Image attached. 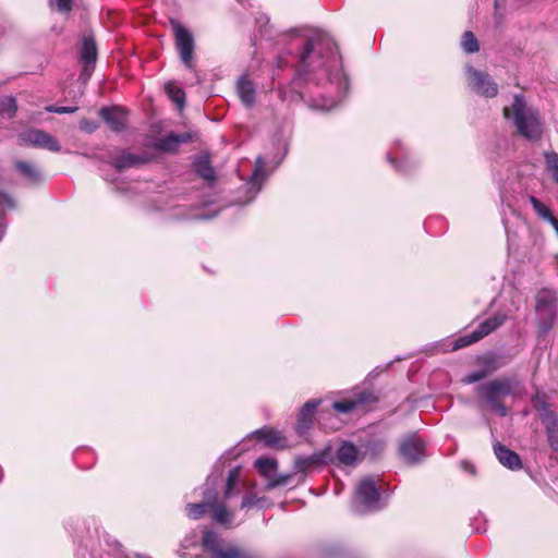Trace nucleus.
I'll list each match as a JSON object with an SVG mask.
<instances>
[{
	"mask_svg": "<svg viewBox=\"0 0 558 558\" xmlns=\"http://www.w3.org/2000/svg\"><path fill=\"white\" fill-rule=\"evenodd\" d=\"M281 43L283 47L275 58L278 70L325 66L336 49L332 38L319 31L293 29L281 36Z\"/></svg>",
	"mask_w": 558,
	"mask_h": 558,
	"instance_id": "1",
	"label": "nucleus"
},
{
	"mask_svg": "<svg viewBox=\"0 0 558 558\" xmlns=\"http://www.w3.org/2000/svg\"><path fill=\"white\" fill-rule=\"evenodd\" d=\"M504 118L520 136L532 142L541 140L543 123L539 112L523 95H515L511 105L504 108Z\"/></svg>",
	"mask_w": 558,
	"mask_h": 558,
	"instance_id": "2",
	"label": "nucleus"
},
{
	"mask_svg": "<svg viewBox=\"0 0 558 558\" xmlns=\"http://www.w3.org/2000/svg\"><path fill=\"white\" fill-rule=\"evenodd\" d=\"M517 381L511 378H497L478 385L476 392L480 398L498 415L506 416L508 411L501 399L515 393Z\"/></svg>",
	"mask_w": 558,
	"mask_h": 558,
	"instance_id": "3",
	"label": "nucleus"
},
{
	"mask_svg": "<svg viewBox=\"0 0 558 558\" xmlns=\"http://www.w3.org/2000/svg\"><path fill=\"white\" fill-rule=\"evenodd\" d=\"M354 509L357 512L379 509V489L373 477H365L356 485Z\"/></svg>",
	"mask_w": 558,
	"mask_h": 558,
	"instance_id": "4",
	"label": "nucleus"
},
{
	"mask_svg": "<svg viewBox=\"0 0 558 558\" xmlns=\"http://www.w3.org/2000/svg\"><path fill=\"white\" fill-rule=\"evenodd\" d=\"M557 296L554 291L542 290L536 295V313L538 316L539 332L546 335L554 324L556 316Z\"/></svg>",
	"mask_w": 558,
	"mask_h": 558,
	"instance_id": "5",
	"label": "nucleus"
},
{
	"mask_svg": "<svg viewBox=\"0 0 558 558\" xmlns=\"http://www.w3.org/2000/svg\"><path fill=\"white\" fill-rule=\"evenodd\" d=\"M171 26L175 37V47L181 61L185 68H193L194 37L180 22L171 21Z\"/></svg>",
	"mask_w": 558,
	"mask_h": 558,
	"instance_id": "6",
	"label": "nucleus"
},
{
	"mask_svg": "<svg viewBox=\"0 0 558 558\" xmlns=\"http://www.w3.org/2000/svg\"><path fill=\"white\" fill-rule=\"evenodd\" d=\"M399 453L408 464H416L425 458V445L415 435L404 438L399 446Z\"/></svg>",
	"mask_w": 558,
	"mask_h": 558,
	"instance_id": "7",
	"label": "nucleus"
},
{
	"mask_svg": "<svg viewBox=\"0 0 558 558\" xmlns=\"http://www.w3.org/2000/svg\"><path fill=\"white\" fill-rule=\"evenodd\" d=\"M22 140L28 145L45 148L53 153H58L61 149L59 142L43 130L35 129L24 132Z\"/></svg>",
	"mask_w": 558,
	"mask_h": 558,
	"instance_id": "8",
	"label": "nucleus"
},
{
	"mask_svg": "<svg viewBox=\"0 0 558 558\" xmlns=\"http://www.w3.org/2000/svg\"><path fill=\"white\" fill-rule=\"evenodd\" d=\"M255 466L260 474L268 478L267 488L271 489L277 486L286 485L289 481L288 475H276L277 461L270 458H259L255 461Z\"/></svg>",
	"mask_w": 558,
	"mask_h": 558,
	"instance_id": "9",
	"label": "nucleus"
},
{
	"mask_svg": "<svg viewBox=\"0 0 558 558\" xmlns=\"http://www.w3.org/2000/svg\"><path fill=\"white\" fill-rule=\"evenodd\" d=\"M469 82L477 94L485 97H495L498 93L497 84L492 80L488 72H471Z\"/></svg>",
	"mask_w": 558,
	"mask_h": 558,
	"instance_id": "10",
	"label": "nucleus"
},
{
	"mask_svg": "<svg viewBox=\"0 0 558 558\" xmlns=\"http://www.w3.org/2000/svg\"><path fill=\"white\" fill-rule=\"evenodd\" d=\"M541 421L545 427L549 447L558 452V416L553 411H545L541 413Z\"/></svg>",
	"mask_w": 558,
	"mask_h": 558,
	"instance_id": "11",
	"label": "nucleus"
},
{
	"mask_svg": "<svg viewBox=\"0 0 558 558\" xmlns=\"http://www.w3.org/2000/svg\"><path fill=\"white\" fill-rule=\"evenodd\" d=\"M99 116L113 131H121L126 123V112L121 107H104L99 110Z\"/></svg>",
	"mask_w": 558,
	"mask_h": 558,
	"instance_id": "12",
	"label": "nucleus"
},
{
	"mask_svg": "<svg viewBox=\"0 0 558 558\" xmlns=\"http://www.w3.org/2000/svg\"><path fill=\"white\" fill-rule=\"evenodd\" d=\"M319 403V400H310L300 410L298 423L295 425V430L299 435H304L311 428L314 413Z\"/></svg>",
	"mask_w": 558,
	"mask_h": 558,
	"instance_id": "13",
	"label": "nucleus"
},
{
	"mask_svg": "<svg viewBox=\"0 0 558 558\" xmlns=\"http://www.w3.org/2000/svg\"><path fill=\"white\" fill-rule=\"evenodd\" d=\"M494 452L498 461L510 470H520L522 466L520 457L512 450L504 445L496 442L494 445Z\"/></svg>",
	"mask_w": 558,
	"mask_h": 558,
	"instance_id": "14",
	"label": "nucleus"
},
{
	"mask_svg": "<svg viewBox=\"0 0 558 558\" xmlns=\"http://www.w3.org/2000/svg\"><path fill=\"white\" fill-rule=\"evenodd\" d=\"M367 402H375V398L369 392H361L354 399L333 402L332 408L337 412L349 413Z\"/></svg>",
	"mask_w": 558,
	"mask_h": 558,
	"instance_id": "15",
	"label": "nucleus"
},
{
	"mask_svg": "<svg viewBox=\"0 0 558 558\" xmlns=\"http://www.w3.org/2000/svg\"><path fill=\"white\" fill-rule=\"evenodd\" d=\"M16 171L31 184H39L43 182L44 177L41 171L37 168L36 165L24 161L16 160L14 162Z\"/></svg>",
	"mask_w": 558,
	"mask_h": 558,
	"instance_id": "16",
	"label": "nucleus"
},
{
	"mask_svg": "<svg viewBox=\"0 0 558 558\" xmlns=\"http://www.w3.org/2000/svg\"><path fill=\"white\" fill-rule=\"evenodd\" d=\"M254 435L265 442L270 448L282 449L287 447V440L282 434L272 428H262L254 433Z\"/></svg>",
	"mask_w": 558,
	"mask_h": 558,
	"instance_id": "17",
	"label": "nucleus"
},
{
	"mask_svg": "<svg viewBox=\"0 0 558 558\" xmlns=\"http://www.w3.org/2000/svg\"><path fill=\"white\" fill-rule=\"evenodd\" d=\"M236 89L242 102L246 107H252L255 102V86L252 81L248 80L246 73L240 76Z\"/></svg>",
	"mask_w": 558,
	"mask_h": 558,
	"instance_id": "18",
	"label": "nucleus"
},
{
	"mask_svg": "<svg viewBox=\"0 0 558 558\" xmlns=\"http://www.w3.org/2000/svg\"><path fill=\"white\" fill-rule=\"evenodd\" d=\"M264 167H265V161H264L263 157L258 156L256 158L255 169H254V171L250 178V181L247 183L250 185V190L253 191V195L250 197V201L253 199L256 196V194L260 191L262 185L266 179V173H265Z\"/></svg>",
	"mask_w": 558,
	"mask_h": 558,
	"instance_id": "19",
	"label": "nucleus"
},
{
	"mask_svg": "<svg viewBox=\"0 0 558 558\" xmlns=\"http://www.w3.org/2000/svg\"><path fill=\"white\" fill-rule=\"evenodd\" d=\"M338 460L345 465H353L361 460L359 450L349 441H344L337 450Z\"/></svg>",
	"mask_w": 558,
	"mask_h": 558,
	"instance_id": "20",
	"label": "nucleus"
},
{
	"mask_svg": "<svg viewBox=\"0 0 558 558\" xmlns=\"http://www.w3.org/2000/svg\"><path fill=\"white\" fill-rule=\"evenodd\" d=\"M146 159L136 154H132L129 151H122L113 161V166L118 171H122L132 167L140 166L144 163Z\"/></svg>",
	"mask_w": 558,
	"mask_h": 558,
	"instance_id": "21",
	"label": "nucleus"
},
{
	"mask_svg": "<svg viewBox=\"0 0 558 558\" xmlns=\"http://www.w3.org/2000/svg\"><path fill=\"white\" fill-rule=\"evenodd\" d=\"M243 484L240 481V468H234L229 472L225 490V498L229 499L238 495Z\"/></svg>",
	"mask_w": 558,
	"mask_h": 558,
	"instance_id": "22",
	"label": "nucleus"
},
{
	"mask_svg": "<svg viewBox=\"0 0 558 558\" xmlns=\"http://www.w3.org/2000/svg\"><path fill=\"white\" fill-rule=\"evenodd\" d=\"M529 202L532 205L536 215L541 219L549 222L551 226H555L557 223V218L553 215L551 210L545 204H543L538 198L531 195L529 197Z\"/></svg>",
	"mask_w": 558,
	"mask_h": 558,
	"instance_id": "23",
	"label": "nucleus"
},
{
	"mask_svg": "<svg viewBox=\"0 0 558 558\" xmlns=\"http://www.w3.org/2000/svg\"><path fill=\"white\" fill-rule=\"evenodd\" d=\"M505 315H495L489 317L485 322L481 323L475 330L477 331L478 336L482 339L485 336L493 332L494 330H496L498 327H500L505 323Z\"/></svg>",
	"mask_w": 558,
	"mask_h": 558,
	"instance_id": "24",
	"label": "nucleus"
},
{
	"mask_svg": "<svg viewBox=\"0 0 558 558\" xmlns=\"http://www.w3.org/2000/svg\"><path fill=\"white\" fill-rule=\"evenodd\" d=\"M81 59L86 65H92L97 59V47L93 38L85 37L82 45Z\"/></svg>",
	"mask_w": 558,
	"mask_h": 558,
	"instance_id": "25",
	"label": "nucleus"
},
{
	"mask_svg": "<svg viewBox=\"0 0 558 558\" xmlns=\"http://www.w3.org/2000/svg\"><path fill=\"white\" fill-rule=\"evenodd\" d=\"M165 92L168 97L182 110L185 105V93L174 82H168L165 84Z\"/></svg>",
	"mask_w": 558,
	"mask_h": 558,
	"instance_id": "26",
	"label": "nucleus"
},
{
	"mask_svg": "<svg viewBox=\"0 0 558 558\" xmlns=\"http://www.w3.org/2000/svg\"><path fill=\"white\" fill-rule=\"evenodd\" d=\"M322 461L320 456L312 454L307 457H298L294 461V469L298 472H307Z\"/></svg>",
	"mask_w": 558,
	"mask_h": 558,
	"instance_id": "27",
	"label": "nucleus"
},
{
	"mask_svg": "<svg viewBox=\"0 0 558 558\" xmlns=\"http://www.w3.org/2000/svg\"><path fill=\"white\" fill-rule=\"evenodd\" d=\"M545 170L550 179L558 184V154L555 151H546L544 154Z\"/></svg>",
	"mask_w": 558,
	"mask_h": 558,
	"instance_id": "28",
	"label": "nucleus"
},
{
	"mask_svg": "<svg viewBox=\"0 0 558 558\" xmlns=\"http://www.w3.org/2000/svg\"><path fill=\"white\" fill-rule=\"evenodd\" d=\"M195 171L198 175L207 181H213L215 178V171L210 166L208 158L199 157L194 162Z\"/></svg>",
	"mask_w": 558,
	"mask_h": 558,
	"instance_id": "29",
	"label": "nucleus"
},
{
	"mask_svg": "<svg viewBox=\"0 0 558 558\" xmlns=\"http://www.w3.org/2000/svg\"><path fill=\"white\" fill-rule=\"evenodd\" d=\"M17 111L16 99L13 96L0 97V116L4 118H13Z\"/></svg>",
	"mask_w": 558,
	"mask_h": 558,
	"instance_id": "30",
	"label": "nucleus"
},
{
	"mask_svg": "<svg viewBox=\"0 0 558 558\" xmlns=\"http://www.w3.org/2000/svg\"><path fill=\"white\" fill-rule=\"evenodd\" d=\"M211 558H248V556L236 546H229L227 548L217 549L211 555Z\"/></svg>",
	"mask_w": 558,
	"mask_h": 558,
	"instance_id": "31",
	"label": "nucleus"
},
{
	"mask_svg": "<svg viewBox=\"0 0 558 558\" xmlns=\"http://www.w3.org/2000/svg\"><path fill=\"white\" fill-rule=\"evenodd\" d=\"M328 81L331 85H335L339 92H345L349 86L348 77L344 72H327Z\"/></svg>",
	"mask_w": 558,
	"mask_h": 558,
	"instance_id": "32",
	"label": "nucleus"
},
{
	"mask_svg": "<svg viewBox=\"0 0 558 558\" xmlns=\"http://www.w3.org/2000/svg\"><path fill=\"white\" fill-rule=\"evenodd\" d=\"M461 47L468 53H474L478 51V40L476 39L472 32L468 31L463 34L461 39Z\"/></svg>",
	"mask_w": 558,
	"mask_h": 558,
	"instance_id": "33",
	"label": "nucleus"
},
{
	"mask_svg": "<svg viewBox=\"0 0 558 558\" xmlns=\"http://www.w3.org/2000/svg\"><path fill=\"white\" fill-rule=\"evenodd\" d=\"M3 207L14 208L15 204H14V201L10 196H8L7 194L0 193V240L2 239V236L5 232V228H7V223L4 221V218L2 217Z\"/></svg>",
	"mask_w": 558,
	"mask_h": 558,
	"instance_id": "34",
	"label": "nucleus"
},
{
	"mask_svg": "<svg viewBox=\"0 0 558 558\" xmlns=\"http://www.w3.org/2000/svg\"><path fill=\"white\" fill-rule=\"evenodd\" d=\"M213 519L221 524H230L232 522V513L223 506L217 505L213 508Z\"/></svg>",
	"mask_w": 558,
	"mask_h": 558,
	"instance_id": "35",
	"label": "nucleus"
},
{
	"mask_svg": "<svg viewBox=\"0 0 558 558\" xmlns=\"http://www.w3.org/2000/svg\"><path fill=\"white\" fill-rule=\"evenodd\" d=\"M202 543H203V546L205 547V549L210 553V555H213L214 551H216L220 547L219 542H218V536L213 531H207L204 533Z\"/></svg>",
	"mask_w": 558,
	"mask_h": 558,
	"instance_id": "36",
	"label": "nucleus"
},
{
	"mask_svg": "<svg viewBox=\"0 0 558 558\" xmlns=\"http://www.w3.org/2000/svg\"><path fill=\"white\" fill-rule=\"evenodd\" d=\"M478 340H481V337L478 336L477 331L474 330V331H472L469 335H464V336L456 339L454 343H453V347H452V350L462 349L464 347H468V345H470L472 343L477 342Z\"/></svg>",
	"mask_w": 558,
	"mask_h": 558,
	"instance_id": "37",
	"label": "nucleus"
},
{
	"mask_svg": "<svg viewBox=\"0 0 558 558\" xmlns=\"http://www.w3.org/2000/svg\"><path fill=\"white\" fill-rule=\"evenodd\" d=\"M208 509L209 508L204 501H201L198 504H189L186 506L187 515L193 520L202 518L207 512Z\"/></svg>",
	"mask_w": 558,
	"mask_h": 558,
	"instance_id": "38",
	"label": "nucleus"
},
{
	"mask_svg": "<svg viewBox=\"0 0 558 558\" xmlns=\"http://www.w3.org/2000/svg\"><path fill=\"white\" fill-rule=\"evenodd\" d=\"M268 23H269V19H268V16H266L264 14L256 17V25L258 27V33L262 38L269 36V27L270 26H268Z\"/></svg>",
	"mask_w": 558,
	"mask_h": 558,
	"instance_id": "39",
	"label": "nucleus"
},
{
	"mask_svg": "<svg viewBox=\"0 0 558 558\" xmlns=\"http://www.w3.org/2000/svg\"><path fill=\"white\" fill-rule=\"evenodd\" d=\"M158 147L165 151L174 150L177 148L174 134H169L168 136L161 138L159 141Z\"/></svg>",
	"mask_w": 558,
	"mask_h": 558,
	"instance_id": "40",
	"label": "nucleus"
},
{
	"mask_svg": "<svg viewBox=\"0 0 558 558\" xmlns=\"http://www.w3.org/2000/svg\"><path fill=\"white\" fill-rule=\"evenodd\" d=\"M202 501H204L209 509H213L214 507L217 506V493L214 489L206 488Z\"/></svg>",
	"mask_w": 558,
	"mask_h": 558,
	"instance_id": "41",
	"label": "nucleus"
},
{
	"mask_svg": "<svg viewBox=\"0 0 558 558\" xmlns=\"http://www.w3.org/2000/svg\"><path fill=\"white\" fill-rule=\"evenodd\" d=\"M50 5H54L59 12L68 13L72 9V0H49Z\"/></svg>",
	"mask_w": 558,
	"mask_h": 558,
	"instance_id": "42",
	"label": "nucleus"
},
{
	"mask_svg": "<svg viewBox=\"0 0 558 558\" xmlns=\"http://www.w3.org/2000/svg\"><path fill=\"white\" fill-rule=\"evenodd\" d=\"M487 375H488L487 371H476V372H473V373L469 374L468 376H465L463 378V383L468 384V385L477 383V381L482 380L483 378H485Z\"/></svg>",
	"mask_w": 558,
	"mask_h": 558,
	"instance_id": "43",
	"label": "nucleus"
},
{
	"mask_svg": "<svg viewBox=\"0 0 558 558\" xmlns=\"http://www.w3.org/2000/svg\"><path fill=\"white\" fill-rule=\"evenodd\" d=\"M533 407L535 408V410H537L541 413H544L545 411H550L547 405H546V402H545V399H544V396H539V395H536L533 400Z\"/></svg>",
	"mask_w": 558,
	"mask_h": 558,
	"instance_id": "44",
	"label": "nucleus"
},
{
	"mask_svg": "<svg viewBox=\"0 0 558 558\" xmlns=\"http://www.w3.org/2000/svg\"><path fill=\"white\" fill-rule=\"evenodd\" d=\"M46 110L49 111V112H54V113H73L74 111L77 110V107H57V106H48L46 107Z\"/></svg>",
	"mask_w": 558,
	"mask_h": 558,
	"instance_id": "45",
	"label": "nucleus"
},
{
	"mask_svg": "<svg viewBox=\"0 0 558 558\" xmlns=\"http://www.w3.org/2000/svg\"><path fill=\"white\" fill-rule=\"evenodd\" d=\"M257 502H258V499L254 495L246 494L242 498L241 508L242 509L251 508V507L255 506Z\"/></svg>",
	"mask_w": 558,
	"mask_h": 558,
	"instance_id": "46",
	"label": "nucleus"
},
{
	"mask_svg": "<svg viewBox=\"0 0 558 558\" xmlns=\"http://www.w3.org/2000/svg\"><path fill=\"white\" fill-rule=\"evenodd\" d=\"M190 134L189 133H182V134H174V138H175V145L178 146L179 144L181 143H186L189 142L190 140Z\"/></svg>",
	"mask_w": 558,
	"mask_h": 558,
	"instance_id": "47",
	"label": "nucleus"
},
{
	"mask_svg": "<svg viewBox=\"0 0 558 558\" xmlns=\"http://www.w3.org/2000/svg\"><path fill=\"white\" fill-rule=\"evenodd\" d=\"M81 129L86 132H93L96 129V125L87 120L81 121Z\"/></svg>",
	"mask_w": 558,
	"mask_h": 558,
	"instance_id": "48",
	"label": "nucleus"
},
{
	"mask_svg": "<svg viewBox=\"0 0 558 558\" xmlns=\"http://www.w3.org/2000/svg\"><path fill=\"white\" fill-rule=\"evenodd\" d=\"M389 161L393 165L396 169L399 171H407L408 169L403 167L401 163H397L396 160L392 157H389Z\"/></svg>",
	"mask_w": 558,
	"mask_h": 558,
	"instance_id": "49",
	"label": "nucleus"
},
{
	"mask_svg": "<svg viewBox=\"0 0 558 558\" xmlns=\"http://www.w3.org/2000/svg\"><path fill=\"white\" fill-rule=\"evenodd\" d=\"M335 107H336V104L332 102V104H329V105H323L320 108L323 110H331Z\"/></svg>",
	"mask_w": 558,
	"mask_h": 558,
	"instance_id": "50",
	"label": "nucleus"
},
{
	"mask_svg": "<svg viewBox=\"0 0 558 558\" xmlns=\"http://www.w3.org/2000/svg\"><path fill=\"white\" fill-rule=\"evenodd\" d=\"M553 228L555 229L557 235H558V219H557V223L555 226H553Z\"/></svg>",
	"mask_w": 558,
	"mask_h": 558,
	"instance_id": "51",
	"label": "nucleus"
},
{
	"mask_svg": "<svg viewBox=\"0 0 558 558\" xmlns=\"http://www.w3.org/2000/svg\"><path fill=\"white\" fill-rule=\"evenodd\" d=\"M495 5H496V8H498V5H499L498 0L495 1Z\"/></svg>",
	"mask_w": 558,
	"mask_h": 558,
	"instance_id": "52",
	"label": "nucleus"
}]
</instances>
